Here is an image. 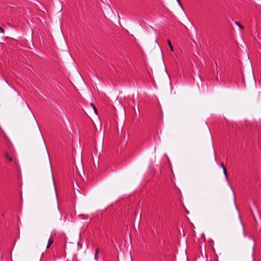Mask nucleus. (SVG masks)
Masks as SVG:
<instances>
[{
  "instance_id": "f03ea898",
  "label": "nucleus",
  "mask_w": 261,
  "mask_h": 261,
  "mask_svg": "<svg viewBox=\"0 0 261 261\" xmlns=\"http://www.w3.org/2000/svg\"><path fill=\"white\" fill-rule=\"evenodd\" d=\"M53 242H54L53 238L52 237H50L48 241V243H47L46 248H49L51 246V245L53 243Z\"/></svg>"
},
{
  "instance_id": "f257e3e1",
  "label": "nucleus",
  "mask_w": 261,
  "mask_h": 261,
  "mask_svg": "<svg viewBox=\"0 0 261 261\" xmlns=\"http://www.w3.org/2000/svg\"><path fill=\"white\" fill-rule=\"evenodd\" d=\"M221 167L223 169V173H224V174L225 176V178L227 180H228V177H227V171H226V169L224 165V164L223 163H221L220 164Z\"/></svg>"
},
{
  "instance_id": "39448f33",
  "label": "nucleus",
  "mask_w": 261,
  "mask_h": 261,
  "mask_svg": "<svg viewBox=\"0 0 261 261\" xmlns=\"http://www.w3.org/2000/svg\"><path fill=\"white\" fill-rule=\"evenodd\" d=\"M98 249H97L96 251H95V255H94V259L96 260V261H98Z\"/></svg>"
},
{
  "instance_id": "7ed1b4c3",
  "label": "nucleus",
  "mask_w": 261,
  "mask_h": 261,
  "mask_svg": "<svg viewBox=\"0 0 261 261\" xmlns=\"http://www.w3.org/2000/svg\"><path fill=\"white\" fill-rule=\"evenodd\" d=\"M167 43H168V45H169V47H170V50H171L172 51H173V46H172V43H171V41H170V40H167Z\"/></svg>"
},
{
  "instance_id": "1a4fd4ad",
  "label": "nucleus",
  "mask_w": 261,
  "mask_h": 261,
  "mask_svg": "<svg viewBox=\"0 0 261 261\" xmlns=\"http://www.w3.org/2000/svg\"><path fill=\"white\" fill-rule=\"evenodd\" d=\"M177 2L178 3L179 5L181 6V3L180 2V0H177Z\"/></svg>"
},
{
  "instance_id": "6e6552de",
  "label": "nucleus",
  "mask_w": 261,
  "mask_h": 261,
  "mask_svg": "<svg viewBox=\"0 0 261 261\" xmlns=\"http://www.w3.org/2000/svg\"><path fill=\"white\" fill-rule=\"evenodd\" d=\"M4 32V30L3 29H2L1 27H0V33H3Z\"/></svg>"
},
{
  "instance_id": "20e7f679",
  "label": "nucleus",
  "mask_w": 261,
  "mask_h": 261,
  "mask_svg": "<svg viewBox=\"0 0 261 261\" xmlns=\"http://www.w3.org/2000/svg\"><path fill=\"white\" fill-rule=\"evenodd\" d=\"M90 105L91 106V109L93 110L94 113L96 114L97 111V110H96L95 107L94 106V104L92 103H91Z\"/></svg>"
},
{
  "instance_id": "423d86ee",
  "label": "nucleus",
  "mask_w": 261,
  "mask_h": 261,
  "mask_svg": "<svg viewBox=\"0 0 261 261\" xmlns=\"http://www.w3.org/2000/svg\"><path fill=\"white\" fill-rule=\"evenodd\" d=\"M235 24H237L241 30H244V27L238 21H236Z\"/></svg>"
},
{
  "instance_id": "0eeeda50",
  "label": "nucleus",
  "mask_w": 261,
  "mask_h": 261,
  "mask_svg": "<svg viewBox=\"0 0 261 261\" xmlns=\"http://www.w3.org/2000/svg\"><path fill=\"white\" fill-rule=\"evenodd\" d=\"M6 157L10 162L12 161L13 160L12 158L10 157L8 153H6Z\"/></svg>"
}]
</instances>
